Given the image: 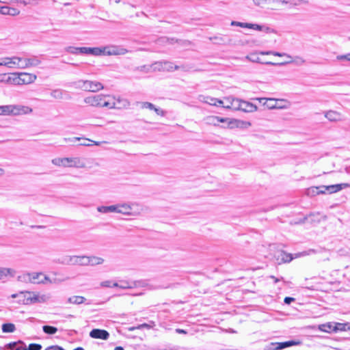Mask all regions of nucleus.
I'll list each match as a JSON object with an SVG mask.
<instances>
[{"mask_svg":"<svg viewBox=\"0 0 350 350\" xmlns=\"http://www.w3.org/2000/svg\"><path fill=\"white\" fill-rule=\"evenodd\" d=\"M36 79V75L27 72L12 73L0 75V81L8 85H29Z\"/></svg>","mask_w":350,"mask_h":350,"instance_id":"nucleus-1","label":"nucleus"},{"mask_svg":"<svg viewBox=\"0 0 350 350\" xmlns=\"http://www.w3.org/2000/svg\"><path fill=\"white\" fill-rule=\"evenodd\" d=\"M127 50L123 48H119L116 46H106L103 47H85L84 46L83 54H89L94 56L105 55H124Z\"/></svg>","mask_w":350,"mask_h":350,"instance_id":"nucleus-2","label":"nucleus"},{"mask_svg":"<svg viewBox=\"0 0 350 350\" xmlns=\"http://www.w3.org/2000/svg\"><path fill=\"white\" fill-rule=\"evenodd\" d=\"M52 163L58 167L83 168L85 163L80 157H64L55 158L51 161Z\"/></svg>","mask_w":350,"mask_h":350,"instance_id":"nucleus-3","label":"nucleus"},{"mask_svg":"<svg viewBox=\"0 0 350 350\" xmlns=\"http://www.w3.org/2000/svg\"><path fill=\"white\" fill-rule=\"evenodd\" d=\"M144 206L137 202L117 204L118 213L125 215L138 216L144 211Z\"/></svg>","mask_w":350,"mask_h":350,"instance_id":"nucleus-4","label":"nucleus"},{"mask_svg":"<svg viewBox=\"0 0 350 350\" xmlns=\"http://www.w3.org/2000/svg\"><path fill=\"white\" fill-rule=\"evenodd\" d=\"M31 112L32 109L27 106L14 105L0 106V116H19Z\"/></svg>","mask_w":350,"mask_h":350,"instance_id":"nucleus-5","label":"nucleus"},{"mask_svg":"<svg viewBox=\"0 0 350 350\" xmlns=\"http://www.w3.org/2000/svg\"><path fill=\"white\" fill-rule=\"evenodd\" d=\"M84 102L94 107H114L115 104H111L109 101V97L102 94L92 95L87 96L84 99Z\"/></svg>","mask_w":350,"mask_h":350,"instance_id":"nucleus-6","label":"nucleus"},{"mask_svg":"<svg viewBox=\"0 0 350 350\" xmlns=\"http://www.w3.org/2000/svg\"><path fill=\"white\" fill-rule=\"evenodd\" d=\"M183 69L186 71L187 69L184 66L174 65L171 62L161 61L156 62L153 64V71H167L172 72L175 70Z\"/></svg>","mask_w":350,"mask_h":350,"instance_id":"nucleus-7","label":"nucleus"},{"mask_svg":"<svg viewBox=\"0 0 350 350\" xmlns=\"http://www.w3.org/2000/svg\"><path fill=\"white\" fill-rule=\"evenodd\" d=\"M24 297L23 303L27 305L36 303H44L50 298L47 295H40L33 292H26Z\"/></svg>","mask_w":350,"mask_h":350,"instance_id":"nucleus-8","label":"nucleus"},{"mask_svg":"<svg viewBox=\"0 0 350 350\" xmlns=\"http://www.w3.org/2000/svg\"><path fill=\"white\" fill-rule=\"evenodd\" d=\"M41 63V60L38 56L32 55L29 58L21 57V62H18V68H26L29 67H35Z\"/></svg>","mask_w":350,"mask_h":350,"instance_id":"nucleus-9","label":"nucleus"},{"mask_svg":"<svg viewBox=\"0 0 350 350\" xmlns=\"http://www.w3.org/2000/svg\"><path fill=\"white\" fill-rule=\"evenodd\" d=\"M255 100H258L265 108L268 109L286 108V105H277V99L275 98H256Z\"/></svg>","mask_w":350,"mask_h":350,"instance_id":"nucleus-10","label":"nucleus"},{"mask_svg":"<svg viewBox=\"0 0 350 350\" xmlns=\"http://www.w3.org/2000/svg\"><path fill=\"white\" fill-rule=\"evenodd\" d=\"M20 62L21 57L17 56L2 57L0 58V66H4L10 68H18V62Z\"/></svg>","mask_w":350,"mask_h":350,"instance_id":"nucleus-11","label":"nucleus"},{"mask_svg":"<svg viewBox=\"0 0 350 350\" xmlns=\"http://www.w3.org/2000/svg\"><path fill=\"white\" fill-rule=\"evenodd\" d=\"M296 344H297V342L293 340H289L283 342H271L265 346V350H281Z\"/></svg>","mask_w":350,"mask_h":350,"instance_id":"nucleus-12","label":"nucleus"},{"mask_svg":"<svg viewBox=\"0 0 350 350\" xmlns=\"http://www.w3.org/2000/svg\"><path fill=\"white\" fill-rule=\"evenodd\" d=\"M66 264L87 266V256H68Z\"/></svg>","mask_w":350,"mask_h":350,"instance_id":"nucleus-13","label":"nucleus"},{"mask_svg":"<svg viewBox=\"0 0 350 350\" xmlns=\"http://www.w3.org/2000/svg\"><path fill=\"white\" fill-rule=\"evenodd\" d=\"M90 336L92 338H98L106 340L109 338V334L105 329H93L90 332Z\"/></svg>","mask_w":350,"mask_h":350,"instance_id":"nucleus-14","label":"nucleus"},{"mask_svg":"<svg viewBox=\"0 0 350 350\" xmlns=\"http://www.w3.org/2000/svg\"><path fill=\"white\" fill-rule=\"evenodd\" d=\"M147 284L144 281H137V282H129V281H120V288L126 289V288H133L137 286H146Z\"/></svg>","mask_w":350,"mask_h":350,"instance_id":"nucleus-15","label":"nucleus"},{"mask_svg":"<svg viewBox=\"0 0 350 350\" xmlns=\"http://www.w3.org/2000/svg\"><path fill=\"white\" fill-rule=\"evenodd\" d=\"M77 88H92L93 85L95 87L99 86L100 88H104V86L100 83L96 81H92L89 80H79L73 83Z\"/></svg>","mask_w":350,"mask_h":350,"instance_id":"nucleus-16","label":"nucleus"},{"mask_svg":"<svg viewBox=\"0 0 350 350\" xmlns=\"http://www.w3.org/2000/svg\"><path fill=\"white\" fill-rule=\"evenodd\" d=\"M325 193V185L319 187H311L306 189V194L308 196L313 197L319 194H323Z\"/></svg>","mask_w":350,"mask_h":350,"instance_id":"nucleus-17","label":"nucleus"},{"mask_svg":"<svg viewBox=\"0 0 350 350\" xmlns=\"http://www.w3.org/2000/svg\"><path fill=\"white\" fill-rule=\"evenodd\" d=\"M350 187V184L349 183H341L336 185H332L329 186H325V192L327 191L329 193H333L340 191L342 189L348 188Z\"/></svg>","mask_w":350,"mask_h":350,"instance_id":"nucleus-18","label":"nucleus"},{"mask_svg":"<svg viewBox=\"0 0 350 350\" xmlns=\"http://www.w3.org/2000/svg\"><path fill=\"white\" fill-rule=\"evenodd\" d=\"M105 259L96 256H87V266H96L103 264Z\"/></svg>","mask_w":350,"mask_h":350,"instance_id":"nucleus-19","label":"nucleus"},{"mask_svg":"<svg viewBox=\"0 0 350 350\" xmlns=\"http://www.w3.org/2000/svg\"><path fill=\"white\" fill-rule=\"evenodd\" d=\"M325 117L330 122H338L342 120V116L340 113L329 110L325 112Z\"/></svg>","mask_w":350,"mask_h":350,"instance_id":"nucleus-20","label":"nucleus"},{"mask_svg":"<svg viewBox=\"0 0 350 350\" xmlns=\"http://www.w3.org/2000/svg\"><path fill=\"white\" fill-rule=\"evenodd\" d=\"M240 110L244 112L251 113L257 111V107L248 101L241 100Z\"/></svg>","mask_w":350,"mask_h":350,"instance_id":"nucleus-21","label":"nucleus"},{"mask_svg":"<svg viewBox=\"0 0 350 350\" xmlns=\"http://www.w3.org/2000/svg\"><path fill=\"white\" fill-rule=\"evenodd\" d=\"M5 348L6 349L15 348V350H27V348L26 347L25 344L21 340L10 342L5 345Z\"/></svg>","mask_w":350,"mask_h":350,"instance_id":"nucleus-22","label":"nucleus"},{"mask_svg":"<svg viewBox=\"0 0 350 350\" xmlns=\"http://www.w3.org/2000/svg\"><path fill=\"white\" fill-rule=\"evenodd\" d=\"M15 273V270L12 269L0 267V277L1 278V280L6 279L8 276L14 277Z\"/></svg>","mask_w":350,"mask_h":350,"instance_id":"nucleus-23","label":"nucleus"},{"mask_svg":"<svg viewBox=\"0 0 350 350\" xmlns=\"http://www.w3.org/2000/svg\"><path fill=\"white\" fill-rule=\"evenodd\" d=\"M206 122L208 124H212L214 126L218 125L220 122H226V119L224 118H219L215 116H208L206 118Z\"/></svg>","mask_w":350,"mask_h":350,"instance_id":"nucleus-24","label":"nucleus"},{"mask_svg":"<svg viewBox=\"0 0 350 350\" xmlns=\"http://www.w3.org/2000/svg\"><path fill=\"white\" fill-rule=\"evenodd\" d=\"M97 211L102 213H116L117 204L111 206H100L97 207Z\"/></svg>","mask_w":350,"mask_h":350,"instance_id":"nucleus-25","label":"nucleus"},{"mask_svg":"<svg viewBox=\"0 0 350 350\" xmlns=\"http://www.w3.org/2000/svg\"><path fill=\"white\" fill-rule=\"evenodd\" d=\"M0 12L3 14H8L10 16H16L19 14V11L14 8L8 6H3L1 8Z\"/></svg>","mask_w":350,"mask_h":350,"instance_id":"nucleus-26","label":"nucleus"},{"mask_svg":"<svg viewBox=\"0 0 350 350\" xmlns=\"http://www.w3.org/2000/svg\"><path fill=\"white\" fill-rule=\"evenodd\" d=\"M86 299L83 296L75 295L68 299L67 302L71 304L79 305L85 302Z\"/></svg>","mask_w":350,"mask_h":350,"instance_id":"nucleus-27","label":"nucleus"},{"mask_svg":"<svg viewBox=\"0 0 350 350\" xmlns=\"http://www.w3.org/2000/svg\"><path fill=\"white\" fill-rule=\"evenodd\" d=\"M42 276H43L42 272L31 273V283L38 284H41V282H43V281H42Z\"/></svg>","mask_w":350,"mask_h":350,"instance_id":"nucleus-28","label":"nucleus"},{"mask_svg":"<svg viewBox=\"0 0 350 350\" xmlns=\"http://www.w3.org/2000/svg\"><path fill=\"white\" fill-rule=\"evenodd\" d=\"M278 259H280L282 262H289L293 260V257L291 254L281 251L279 254Z\"/></svg>","mask_w":350,"mask_h":350,"instance_id":"nucleus-29","label":"nucleus"},{"mask_svg":"<svg viewBox=\"0 0 350 350\" xmlns=\"http://www.w3.org/2000/svg\"><path fill=\"white\" fill-rule=\"evenodd\" d=\"M3 333H13L16 330V327L13 323H4L1 327Z\"/></svg>","mask_w":350,"mask_h":350,"instance_id":"nucleus-30","label":"nucleus"},{"mask_svg":"<svg viewBox=\"0 0 350 350\" xmlns=\"http://www.w3.org/2000/svg\"><path fill=\"white\" fill-rule=\"evenodd\" d=\"M84 46L83 47H75V46H68L66 48V51L72 54H83Z\"/></svg>","mask_w":350,"mask_h":350,"instance_id":"nucleus-31","label":"nucleus"},{"mask_svg":"<svg viewBox=\"0 0 350 350\" xmlns=\"http://www.w3.org/2000/svg\"><path fill=\"white\" fill-rule=\"evenodd\" d=\"M334 325L332 323H327L320 325L319 326V329L324 332H331L332 331H334Z\"/></svg>","mask_w":350,"mask_h":350,"instance_id":"nucleus-32","label":"nucleus"},{"mask_svg":"<svg viewBox=\"0 0 350 350\" xmlns=\"http://www.w3.org/2000/svg\"><path fill=\"white\" fill-rule=\"evenodd\" d=\"M18 280L22 282L31 283V273H23L18 276Z\"/></svg>","mask_w":350,"mask_h":350,"instance_id":"nucleus-33","label":"nucleus"},{"mask_svg":"<svg viewBox=\"0 0 350 350\" xmlns=\"http://www.w3.org/2000/svg\"><path fill=\"white\" fill-rule=\"evenodd\" d=\"M232 99V97H228L225 98L223 100H219L218 101L219 105L222 106L224 108L226 109H230V103H232L231 100Z\"/></svg>","mask_w":350,"mask_h":350,"instance_id":"nucleus-34","label":"nucleus"},{"mask_svg":"<svg viewBox=\"0 0 350 350\" xmlns=\"http://www.w3.org/2000/svg\"><path fill=\"white\" fill-rule=\"evenodd\" d=\"M231 101H232V103H230V105H231L230 109L235 110V111L240 110L241 100L232 98Z\"/></svg>","mask_w":350,"mask_h":350,"instance_id":"nucleus-35","label":"nucleus"},{"mask_svg":"<svg viewBox=\"0 0 350 350\" xmlns=\"http://www.w3.org/2000/svg\"><path fill=\"white\" fill-rule=\"evenodd\" d=\"M42 330L46 334H55L57 332V328L51 325H44Z\"/></svg>","mask_w":350,"mask_h":350,"instance_id":"nucleus-36","label":"nucleus"},{"mask_svg":"<svg viewBox=\"0 0 350 350\" xmlns=\"http://www.w3.org/2000/svg\"><path fill=\"white\" fill-rule=\"evenodd\" d=\"M334 332L337 331H345L347 329H349V326L348 323H337L335 325H334Z\"/></svg>","mask_w":350,"mask_h":350,"instance_id":"nucleus-37","label":"nucleus"},{"mask_svg":"<svg viewBox=\"0 0 350 350\" xmlns=\"http://www.w3.org/2000/svg\"><path fill=\"white\" fill-rule=\"evenodd\" d=\"M203 102L208 103L211 105H215L219 106L218 101L219 99L211 98V97H203V100H202Z\"/></svg>","mask_w":350,"mask_h":350,"instance_id":"nucleus-38","label":"nucleus"},{"mask_svg":"<svg viewBox=\"0 0 350 350\" xmlns=\"http://www.w3.org/2000/svg\"><path fill=\"white\" fill-rule=\"evenodd\" d=\"M136 70L143 72H148L153 70V64L151 65H144L136 68Z\"/></svg>","mask_w":350,"mask_h":350,"instance_id":"nucleus-39","label":"nucleus"},{"mask_svg":"<svg viewBox=\"0 0 350 350\" xmlns=\"http://www.w3.org/2000/svg\"><path fill=\"white\" fill-rule=\"evenodd\" d=\"M51 96L55 98H62V92L60 89H54L51 92Z\"/></svg>","mask_w":350,"mask_h":350,"instance_id":"nucleus-40","label":"nucleus"},{"mask_svg":"<svg viewBox=\"0 0 350 350\" xmlns=\"http://www.w3.org/2000/svg\"><path fill=\"white\" fill-rule=\"evenodd\" d=\"M249 24L250 23H242V22H238V21H232L231 22V25L232 26H237V27H242V28H249Z\"/></svg>","mask_w":350,"mask_h":350,"instance_id":"nucleus-41","label":"nucleus"},{"mask_svg":"<svg viewBox=\"0 0 350 350\" xmlns=\"http://www.w3.org/2000/svg\"><path fill=\"white\" fill-rule=\"evenodd\" d=\"M42 281H43V282H41V284H47V283L52 284V283L57 282V280L56 279L52 280L49 278V277H48L44 273H43Z\"/></svg>","mask_w":350,"mask_h":350,"instance_id":"nucleus-42","label":"nucleus"},{"mask_svg":"<svg viewBox=\"0 0 350 350\" xmlns=\"http://www.w3.org/2000/svg\"><path fill=\"white\" fill-rule=\"evenodd\" d=\"M42 346L40 344L31 343L29 345L27 350H41Z\"/></svg>","mask_w":350,"mask_h":350,"instance_id":"nucleus-43","label":"nucleus"},{"mask_svg":"<svg viewBox=\"0 0 350 350\" xmlns=\"http://www.w3.org/2000/svg\"><path fill=\"white\" fill-rule=\"evenodd\" d=\"M336 58L338 60H340V61L346 60V61L350 62V53L338 55Z\"/></svg>","mask_w":350,"mask_h":350,"instance_id":"nucleus-44","label":"nucleus"},{"mask_svg":"<svg viewBox=\"0 0 350 350\" xmlns=\"http://www.w3.org/2000/svg\"><path fill=\"white\" fill-rule=\"evenodd\" d=\"M112 282L111 280H105L102 282H100V286L101 287H107V288H111Z\"/></svg>","mask_w":350,"mask_h":350,"instance_id":"nucleus-45","label":"nucleus"},{"mask_svg":"<svg viewBox=\"0 0 350 350\" xmlns=\"http://www.w3.org/2000/svg\"><path fill=\"white\" fill-rule=\"evenodd\" d=\"M142 107L143 108H148V109H150L151 110H153V109H154V105L150 103H148V102H144V103H142Z\"/></svg>","mask_w":350,"mask_h":350,"instance_id":"nucleus-46","label":"nucleus"},{"mask_svg":"<svg viewBox=\"0 0 350 350\" xmlns=\"http://www.w3.org/2000/svg\"><path fill=\"white\" fill-rule=\"evenodd\" d=\"M249 29H253L258 31H261L262 29V27L258 24H249Z\"/></svg>","mask_w":350,"mask_h":350,"instance_id":"nucleus-47","label":"nucleus"},{"mask_svg":"<svg viewBox=\"0 0 350 350\" xmlns=\"http://www.w3.org/2000/svg\"><path fill=\"white\" fill-rule=\"evenodd\" d=\"M45 350H64V349L58 345H52L47 347Z\"/></svg>","mask_w":350,"mask_h":350,"instance_id":"nucleus-48","label":"nucleus"},{"mask_svg":"<svg viewBox=\"0 0 350 350\" xmlns=\"http://www.w3.org/2000/svg\"><path fill=\"white\" fill-rule=\"evenodd\" d=\"M277 105H286V108L288 107V102L287 100H282V99H277Z\"/></svg>","mask_w":350,"mask_h":350,"instance_id":"nucleus-49","label":"nucleus"},{"mask_svg":"<svg viewBox=\"0 0 350 350\" xmlns=\"http://www.w3.org/2000/svg\"><path fill=\"white\" fill-rule=\"evenodd\" d=\"M294 301H295V299L293 297H286L284 300V301L286 304H290L291 302H293Z\"/></svg>","mask_w":350,"mask_h":350,"instance_id":"nucleus-50","label":"nucleus"},{"mask_svg":"<svg viewBox=\"0 0 350 350\" xmlns=\"http://www.w3.org/2000/svg\"><path fill=\"white\" fill-rule=\"evenodd\" d=\"M153 110L157 113V114L158 115H160V116H164L165 113L164 111L159 109V108H157L154 107V109H153Z\"/></svg>","mask_w":350,"mask_h":350,"instance_id":"nucleus-51","label":"nucleus"},{"mask_svg":"<svg viewBox=\"0 0 350 350\" xmlns=\"http://www.w3.org/2000/svg\"><path fill=\"white\" fill-rule=\"evenodd\" d=\"M267 1L268 0H253L254 3L257 5H260Z\"/></svg>","mask_w":350,"mask_h":350,"instance_id":"nucleus-52","label":"nucleus"},{"mask_svg":"<svg viewBox=\"0 0 350 350\" xmlns=\"http://www.w3.org/2000/svg\"><path fill=\"white\" fill-rule=\"evenodd\" d=\"M175 331L177 334H186L187 333L186 330L180 328L176 329Z\"/></svg>","mask_w":350,"mask_h":350,"instance_id":"nucleus-53","label":"nucleus"},{"mask_svg":"<svg viewBox=\"0 0 350 350\" xmlns=\"http://www.w3.org/2000/svg\"><path fill=\"white\" fill-rule=\"evenodd\" d=\"M273 55L275 56H278V57H282V56L286 55L285 53H282L275 52V51L273 53Z\"/></svg>","mask_w":350,"mask_h":350,"instance_id":"nucleus-54","label":"nucleus"},{"mask_svg":"<svg viewBox=\"0 0 350 350\" xmlns=\"http://www.w3.org/2000/svg\"><path fill=\"white\" fill-rule=\"evenodd\" d=\"M111 286L112 287H117L120 288V282H112Z\"/></svg>","mask_w":350,"mask_h":350,"instance_id":"nucleus-55","label":"nucleus"},{"mask_svg":"<svg viewBox=\"0 0 350 350\" xmlns=\"http://www.w3.org/2000/svg\"><path fill=\"white\" fill-rule=\"evenodd\" d=\"M274 51H267V52H262L261 54L262 55H269V54H272L273 55V53Z\"/></svg>","mask_w":350,"mask_h":350,"instance_id":"nucleus-56","label":"nucleus"},{"mask_svg":"<svg viewBox=\"0 0 350 350\" xmlns=\"http://www.w3.org/2000/svg\"><path fill=\"white\" fill-rule=\"evenodd\" d=\"M5 174V170L3 168L0 167V176H3Z\"/></svg>","mask_w":350,"mask_h":350,"instance_id":"nucleus-57","label":"nucleus"},{"mask_svg":"<svg viewBox=\"0 0 350 350\" xmlns=\"http://www.w3.org/2000/svg\"><path fill=\"white\" fill-rule=\"evenodd\" d=\"M114 350H124L122 347H116Z\"/></svg>","mask_w":350,"mask_h":350,"instance_id":"nucleus-58","label":"nucleus"},{"mask_svg":"<svg viewBox=\"0 0 350 350\" xmlns=\"http://www.w3.org/2000/svg\"><path fill=\"white\" fill-rule=\"evenodd\" d=\"M79 139H80V138H79V137H73V138L71 139V141H72V142H76V141H78V140H79Z\"/></svg>","mask_w":350,"mask_h":350,"instance_id":"nucleus-59","label":"nucleus"},{"mask_svg":"<svg viewBox=\"0 0 350 350\" xmlns=\"http://www.w3.org/2000/svg\"><path fill=\"white\" fill-rule=\"evenodd\" d=\"M316 215H319V213H311L308 215V217H312V216H316Z\"/></svg>","mask_w":350,"mask_h":350,"instance_id":"nucleus-60","label":"nucleus"},{"mask_svg":"<svg viewBox=\"0 0 350 350\" xmlns=\"http://www.w3.org/2000/svg\"><path fill=\"white\" fill-rule=\"evenodd\" d=\"M271 278H273V279H274L275 282H278V281H279V279H278V278H275L274 276H271Z\"/></svg>","mask_w":350,"mask_h":350,"instance_id":"nucleus-61","label":"nucleus"},{"mask_svg":"<svg viewBox=\"0 0 350 350\" xmlns=\"http://www.w3.org/2000/svg\"><path fill=\"white\" fill-rule=\"evenodd\" d=\"M73 350H84V349L83 347H77Z\"/></svg>","mask_w":350,"mask_h":350,"instance_id":"nucleus-62","label":"nucleus"},{"mask_svg":"<svg viewBox=\"0 0 350 350\" xmlns=\"http://www.w3.org/2000/svg\"><path fill=\"white\" fill-rule=\"evenodd\" d=\"M94 144L98 146L100 144V142H94Z\"/></svg>","mask_w":350,"mask_h":350,"instance_id":"nucleus-63","label":"nucleus"},{"mask_svg":"<svg viewBox=\"0 0 350 350\" xmlns=\"http://www.w3.org/2000/svg\"><path fill=\"white\" fill-rule=\"evenodd\" d=\"M70 98V96L67 94H66V98L67 99V98Z\"/></svg>","mask_w":350,"mask_h":350,"instance_id":"nucleus-64","label":"nucleus"}]
</instances>
